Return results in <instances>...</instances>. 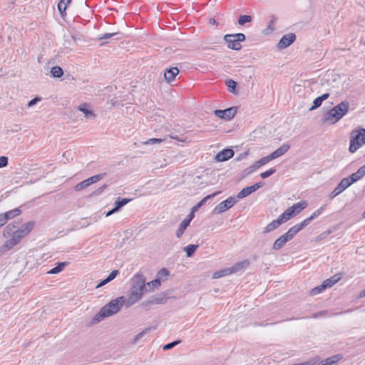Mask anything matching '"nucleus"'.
Wrapping results in <instances>:
<instances>
[{
  "instance_id": "8",
  "label": "nucleus",
  "mask_w": 365,
  "mask_h": 365,
  "mask_svg": "<svg viewBox=\"0 0 365 365\" xmlns=\"http://www.w3.org/2000/svg\"><path fill=\"white\" fill-rule=\"evenodd\" d=\"M22 237L16 232L12 235L11 239L6 241L4 245L0 247V253L3 254L5 252L10 250L21 240Z\"/></svg>"
},
{
  "instance_id": "15",
  "label": "nucleus",
  "mask_w": 365,
  "mask_h": 365,
  "mask_svg": "<svg viewBox=\"0 0 365 365\" xmlns=\"http://www.w3.org/2000/svg\"><path fill=\"white\" fill-rule=\"evenodd\" d=\"M195 215L193 214H189L181 222L178 229L176 231V237L178 238L181 237L183 235L186 228L190 225V222L194 218Z\"/></svg>"
},
{
  "instance_id": "51",
  "label": "nucleus",
  "mask_w": 365,
  "mask_h": 365,
  "mask_svg": "<svg viewBox=\"0 0 365 365\" xmlns=\"http://www.w3.org/2000/svg\"><path fill=\"white\" fill-rule=\"evenodd\" d=\"M9 163V158L6 156L0 157V168L6 167Z\"/></svg>"
},
{
  "instance_id": "52",
  "label": "nucleus",
  "mask_w": 365,
  "mask_h": 365,
  "mask_svg": "<svg viewBox=\"0 0 365 365\" xmlns=\"http://www.w3.org/2000/svg\"><path fill=\"white\" fill-rule=\"evenodd\" d=\"M41 98L38 97V96L34 98L30 101H29L28 105H27L28 108H31V107L34 106L38 102L41 101Z\"/></svg>"
},
{
  "instance_id": "49",
  "label": "nucleus",
  "mask_w": 365,
  "mask_h": 365,
  "mask_svg": "<svg viewBox=\"0 0 365 365\" xmlns=\"http://www.w3.org/2000/svg\"><path fill=\"white\" fill-rule=\"evenodd\" d=\"M272 160L273 159L271 157V155L269 154V155H267L266 157L262 158L258 161L259 162V164H261V165L262 166Z\"/></svg>"
},
{
  "instance_id": "4",
  "label": "nucleus",
  "mask_w": 365,
  "mask_h": 365,
  "mask_svg": "<svg viewBox=\"0 0 365 365\" xmlns=\"http://www.w3.org/2000/svg\"><path fill=\"white\" fill-rule=\"evenodd\" d=\"M245 38V35L242 33L226 34L224 36L227 48L235 51H240L242 48L241 42L244 41Z\"/></svg>"
},
{
  "instance_id": "10",
  "label": "nucleus",
  "mask_w": 365,
  "mask_h": 365,
  "mask_svg": "<svg viewBox=\"0 0 365 365\" xmlns=\"http://www.w3.org/2000/svg\"><path fill=\"white\" fill-rule=\"evenodd\" d=\"M341 359V354H336L322 361L318 357L312 358L311 361H314V365H336Z\"/></svg>"
},
{
  "instance_id": "5",
  "label": "nucleus",
  "mask_w": 365,
  "mask_h": 365,
  "mask_svg": "<svg viewBox=\"0 0 365 365\" xmlns=\"http://www.w3.org/2000/svg\"><path fill=\"white\" fill-rule=\"evenodd\" d=\"M237 202L236 197L233 196H230L227 197L225 200L220 202L213 210V212L215 214H221L232 207H233Z\"/></svg>"
},
{
  "instance_id": "54",
  "label": "nucleus",
  "mask_w": 365,
  "mask_h": 365,
  "mask_svg": "<svg viewBox=\"0 0 365 365\" xmlns=\"http://www.w3.org/2000/svg\"><path fill=\"white\" fill-rule=\"evenodd\" d=\"M169 274V271L166 268H162L158 272V276L163 277V276H168Z\"/></svg>"
},
{
  "instance_id": "26",
  "label": "nucleus",
  "mask_w": 365,
  "mask_h": 365,
  "mask_svg": "<svg viewBox=\"0 0 365 365\" xmlns=\"http://www.w3.org/2000/svg\"><path fill=\"white\" fill-rule=\"evenodd\" d=\"M282 222L280 221V220L279 219V217H277V219L276 220H274L273 221H272L270 223H269L264 229L263 230V233L264 234H266V233H268V232H270L274 230H276L278 227H279L281 225H282Z\"/></svg>"
},
{
  "instance_id": "45",
  "label": "nucleus",
  "mask_w": 365,
  "mask_h": 365,
  "mask_svg": "<svg viewBox=\"0 0 365 365\" xmlns=\"http://www.w3.org/2000/svg\"><path fill=\"white\" fill-rule=\"evenodd\" d=\"M276 172L275 168H270L265 172L260 173V177L263 179L267 178Z\"/></svg>"
},
{
  "instance_id": "62",
  "label": "nucleus",
  "mask_w": 365,
  "mask_h": 365,
  "mask_svg": "<svg viewBox=\"0 0 365 365\" xmlns=\"http://www.w3.org/2000/svg\"><path fill=\"white\" fill-rule=\"evenodd\" d=\"M339 194L338 193V192L336 190H334L329 195V199L332 200L334 199V197H336L337 195H339Z\"/></svg>"
},
{
  "instance_id": "25",
  "label": "nucleus",
  "mask_w": 365,
  "mask_h": 365,
  "mask_svg": "<svg viewBox=\"0 0 365 365\" xmlns=\"http://www.w3.org/2000/svg\"><path fill=\"white\" fill-rule=\"evenodd\" d=\"M308 205V203L307 201H300L299 202H297L296 204H294L292 206L289 207L293 211V213L294 215L300 213L304 209H305Z\"/></svg>"
},
{
  "instance_id": "59",
  "label": "nucleus",
  "mask_w": 365,
  "mask_h": 365,
  "mask_svg": "<svg viewBox=\"0 0 365 365\" xmlns=\"http://www.w3.org/2000/svg\"><path fill=\"white\" fill-rule=\"evenodd\" d=\"M16 232L18 233L22 238L27 235L25 231L21 227L16 230Z\"/></svg>"
},
{
  "instance_id": "64",
  "label": "nucleus",
  "mask_w": 365,
  "mask_h": 365,
  "mask_svg": "<svg viewBox=\"0 0 365 365\" xmlns=\"http://www.w3.org/2000/svg\"><path fill=\"white\" fill-rule=\"evenodd\" d=\"M259 162L257 160L254 164L252 165L253 168H255V170L262 166L261 164H259Z\"/></svg>"
},
{
  "instance_id": "34",
  "label": "nucleus",
  "mask_w": 365,
  "mask_h": 365,
  "mask_svg": "<svg viewBox=\"0 0 365 365\" xmlns=\"http://www.w3.org/2000/svg\"><path fill=\"white\" fill-rule=\"evenodd\" d=\"M232 274L230 267L222 269L221 270L217 271L214 273V278H220L225 276H228Z\"/></svg>"
},
{
  "instance_id": "17",
  "label": "nucleus",
  "mask_w": 365,
  "mask_h": 365,
  "mask_svg": "<svg viewBox=\"0 0 365 365\" xmlns=\"http://www.w3.org/2000/svg\"><path fill=\"white\" fill-rule=\"evenodd\" d=\"M178 73L179 69L177 67H171L165 71L164 77L168 82H172L175 80Z\"/></svg>"
},
{
  "instance_id": "24",
  "label": "nucleus",
  "mask_w": 365,
  "mask_h": 365,
  "mask_svg": "<svg viewBox=\"0 0 365 365\" xmlns=\"http://www.w3.org/2000/svg\"><path fill=\"white\" fill-rule=\"evenodd\" d=\"M352 184L349 181L348 178H344L340 181V182L334 188V190H336L339 194H341L342 192H344L346 188H348Z\"/></svg>"
},
{
  "instance_id": "36",
  "label": "nucleus",
  "mask_w": 365,
  "mask_h": 365,
  "mask_svg": "<svg viewBox=\"0 0 365 365\" xmlns=\"http://www.w3.org/2000/svg\"><path fill=\"white\" fill-rule=\"evenodd\" d=\"M161 284L160 279L159 278H156L153 279V281L146 283V287L148 289V291L153 290L155 288H158Z\"/></svg>"
},
{
  "instance_id": "6",
  "label": "nucleus",
  "mask_w": 365,
  "mask_h": 365,
  "mask_svg": "<svg viewBox=\"0 0 365 365\" xmlns=\"http://www.w3.org/2000/svg\"><path fill=\"white\" fill-rule=\"evenodd\" d=\"M106 175V173H102L98 175H93L86 180H83L82 182L78 183L75 187L74 190L76 191H81L89 185H91L93 183L97 182L101 179H103Z\"/></svg>"
},
{
  "instance_id": "22",
  "label": "nucleus",
  "mask_w": 365,
  "mask_h": 365,
  "mask_svg": "<svg viewBox=\"0 0 365 365\" xmlns=\"http://www.w3.org/2000/svg\"><path fill=\"white\" fill-rule=\"evenodd\" d=\"M329 97V93H325L322 94V96L316 98L313 101V105L309 108V110H315V109L318 108L319 107H320L321 105L322 104V102L324 101L327 100Z\"/></svg>"
},
{
  "instance_id": "38",
  "label": "nucleus",
  "mask_w": 365,
  "mask_h": 365,
  "mask_svg": "<svg viewBox=\"0 0 365 365\" xmlns=\"http://www.w3.org/2000/svg\"><path fill=\"white\" fill-rule=\"evenodd\" d=\"M166 301V299L163 297H151L148 303V304H162L165 303Z\"/></svg>"
},
{
  "instance_id": "16",
  "label": "nucleus",
  "mask_w": 365,
  "mask_h": 365,
  "mask_svg": "<svg viewBox=\"0 0 365 365\" xmlns=\"http://www.w3.org/2000/svg\"><path fill=\"white\" fill-rule=\"evenodd\" d=\"M306 227L305 224L301 222L299 224H297L289 229V230L284 234V235L291 240L300 230Z\"/></svg>"
},
{
  "instance_id": "23",
  "label": "nucleus",
  "mask_w": 365,
  "mask_h": 365,
  "mask_svg": "<svg viewBox=\"0 0 365 365\" xmlns=\"http://www.w3.org/2000/svg\"><path fill=\"white\" fill-rule=\"evenodd\" d=\"M326 207V205L321 206L319 208L316 210L309 217L304 219L303 222L307 226L312 220L321 215Z\"/></svg>"
},
{
  "instance_id": "33",
  "label": "nucleus",
  "mask_w": 365,
  "mask_h": 365,
  "mask_svg": "<svg viewBox=\"0 0 365 365\" xmlns=\"http://www.w3.org/2000/svg\"><path fill=\"white\" fill-rule=\"evenodd\" d=\"M130 201H131V199H130V198H121V197H118L114 202V206L115 207H117L118 210H120V209L123 206L125 205Z\"/></svg>"
},
{
  "instance_id": "43",
  "label": "nucleus",
  "mask_w": 365,
  "mask_h": 365,
  "mask_svg": "<svg viewBox=\"0 0 365 365\" xmlns=\"http://www.w3.org/2000/svg\"><path fill=\"white\" fill-rule=\"evenodd\" d=\"M34 222L32 221L24 223L21 228L25 231V232L28 235L34 228Z\"/></svg>"
},
{
  "instance_id": "56",
  "label": "nucleus",
  "mask_w": 365,
  "mask_h": 365,
  "mask_svg": "<svg viewBox=\"0 0 365 365\" xmlns=\"http://www.w3.org/2000/svg\"><path fill=\"white\" fill-rule=\"evenodd\" d=\"M7 222V220L3 213L0 214V228Z\"/></svg>"
},
{
  "instance_id": "32",
  "label": "nucleus",
  "mask_w": 365,
  "mask_h": 365,
  "mask_svg": "<svg viewBox=\"0 0 365 365\" xmlns=\"http://www.w3.org/2000/svg\"><path fill=\"white\" fill-rule=\"evenodd\" d=\"M51 74L53 78H61L63 75V71L61 67L55 66L51 68Z\"/></svg>"
},
{
  "instance_id": "44",
  "label": "nucleus",
  "mask_w": 365,
  "mask_h": 365,
  "mask_svg": "<svg viewBox=\"0 0 365 365\" xmlns=\"http://www.w3.org/2000/svg\"><path fill=\"white\" fill-rule=\"evenodd\" d=\"M120 33L115 32V33H106L105 34L98 36V40H103V39H108L111 37L116 36L119 35Z\"/></svg>"
},
{
  "instance_id": "11",
  "label": "nucleus",
  "mask_w": 365,
  "mask_h": 365,
  "mask_svg": "<svg viewBox=\"0 0 365 365\" xmlns=\"http://www.w3.org/2000/svg\"><path fill=\"white\" fill-rule=\"evenodd\" d=\"M296 40V35L290 33L284 35L277 43V47L279 49H284L289 46Z\"/></svg>"
},
{
  "instance_id": "3",
  "label": "nucleus",
  "mask_w": 365,
  "mask_h": 365,
  "mask_svg": "<svg viewBox=\"0 0 365 365\" xmlns=\"http://www.w3.org/2000/svg\"><path fill=\"white\" fill-rule=\"evenodd\" d=\"M365 144V128L353 130L351 133L350 144L349 150L354 153L362 145Z\"/></svg>"
},
{
  "instance_id": "18",
  "label": "nucleus",
  "mask_w": 365,
  "mask_h": 365,
  "mask_svg": "<svg viewBox=\"0 0 365 365\" xmlns=\"http://www.w3.org/2000/svg\"><path fill=\"white\" fill-rule=\"evenodd\" d=\"M290 148V145L288 143H284L276 150L272 152L270 155L272 159H276L284 155Z\"/></svg>"
},
{
  "instance_id": "47",
  "label": "nucleus",
  "mask_w": 365,
  "mask_h": 365,
  "mask_svg": "<svg viewBox=\"0 0 365 365\" xmlns=\"http://www.w3.org/2000/svg\"><path fill=\"white\" fill-rule=\"evenodd\" d=\"M79 110L83 112L86 116H90V115H92V116H94V114L93 113V112L90 110H88L86 107V105H82L79 107Z\"/></svg>"
},
{
  "instance_id": "50",
  "label": "nucleus",
  "mask_w": 365,
  "mask_h": 365,
  "mask_svg": "<svg viewBox=\"0 0 365 365\" xmlns=\"http://www.w3.org/2000/svg\"><path fill=\"white\" fill-rule=\"evenodd\" d=\"M179 343H180V341H178V340L168 343L163 346V350L170 349L173 348L175 346H176L177 344H178Z\"/></svg>"
},
{
  "instance_id": "41",
  "label": "nucleus",
  "mask_w": 365,
  "mask_h": 365,
  "mask_svg": "<svg viewBox=\"0 0 365 365\" xmlns=\"http://www.w3.org/2000/svg\"><path fill=\"white\" fill-rule=\"evenodd\" d=\"M325 289H327L326 286L324 285V282L319 285V286H317L314 288H313L311 291H310V294L311 295H316V294H320L321 292H322V291H324Z\"/></svg>"
},
{
  "instance_id": "27",
  "label": "nucleus",
  "mask_w": 365,
  "mask_h": 365,
  "mask_svg": "<svg viewBox=\"0 0 365 365\" xmlns=\"http://www.w3.org/2000/svg\"><path fill=\"white\" fill-rule=\"evenodd\" d=\"M289 240L284 235L275 240L273 244L272 249L274 250H279L281 249Z\"/></svg>"
},
{
  "instance_id": "46",
  "label": "nucleus",
  "mask_w": 365,
  "mask_h": 365,
  "mask_svg": "<svg viewBox=\"0 0 365 365\" xmlns=\"http://www.w3.org/2000/svg\"><path fill=\"white\" fill-rule=\"evenodd\" d=\"M163 141V140L162 138H153L148 139V140H146L145 142H143V144H144V145H153V144H156V143H160Z\"/></svg>"
},
{
  "instance_id": "7",
  "label": "nucleus",
  "mask_w": 365,
  "mask_h": 365,
  "mask_svg": "<svg viewBox=\"0 0 365 365\" xmlns=\"http://www.w3.org/2000/svg\"><path fill=\"white\" fill-rule=\"evenodd\" d=\"M236 113L237 108L234 106L224 110L217 109L214 110V114L215 116L226 120L232 119L235 117Z\"/></svg>"
},
{
  "instance_id": "1",
  "label": "nucleus",
  "mask_w": 365,
  "mask_h": 365,
  "mask_svg": "<svg viewBox=\"0 0 365 365\" xmlns=\"http://www.w3.org/2000/svg\"><path fill=\"white\" fill-rule=\"evenodd\" d=\"M148 292L145 279L141 273H136L132 278L131 290L126 301V307H130L139 301Z\"/></svg>"
},
{
  "instance_id": "19",
  "label": "nucleus",
  "mask_w": 365,
  "mask_h": 365,
  "mask_svg": "<svg viewBox=\"0 0 365 365\" xmlns=\"http://www.w3.org/2000/svg\"><path fill=\"white\" fill-rule=\"evenodd\" d=\"M365 175V164L361 166L356 173H354L350 176L347 177L351 184L359 180Z\"/></svg>"
},
{
  "instance_id": "35",
  "label": "nucleus",
  "mask_w": 365,
  "mask_h": 365,
  "mask_svg": "<svg viewBox=\"0 0 365 365\" xmlns=\"http://www.w3.org/2000/svg\"><path fill=\"white\" fill-rule=\"evenodd\" d=\"M71 0H60L58 4V9L63 16L66 12L67 6L71 3Z\"/></svg>"
},
{
  "instance_id": "13",
  "label": "nucleus",
  "mask_w": 365,
  "mask_h": 365,
  "mask_svg": "<svg viewBox=\"0 0 365 365\" xmlns=\"http://www.w3.org/2000/svg\"><path fill=\"white\" fill-rule=\"evenodd\" d=\"M235 152L232 148H224L215 155V160L217 162H224L232 158Z\"/></svg>"
},
{
  "instance_id": "14",
  "label": "nucleus",
  "mask_w": 365,
  "mask_h": 365,
  "mask_svg": "<svg viewBox=\"0 0 365 365\" xmlns=\"http://www.w3.org/2000/svg\"><path fill=\"white\" fill-rule=\"evenodd\" d=\"M350 103L347 101H341L340 103L334 106L332 108L334 111H336L338 115L342 118L345 116L349 110Z\"/></svg>"
},
{
  "instance_id": "40",
  "label": "nucleus",
  "mask_w": 365,
  "mask_h": 365,
  "mask_svg": "<svg viewBox=\"0 0 365 365\" xmlns=\"http://www.w3.org/2000/svg\"><path fill=\"white\" fill-rule=\"evenodd\" d=\"M225 84L227 86L229 91L235 93L237 83L232 79H227L225 81Z\"/></svg>"
},
{
  "instance_id": "9",
  "label": "nucleus",
  "mask_w": 365,
  "mask_h": 365,
  "mask_svg": "<svg viewBox=\"0 0 365 365\" xmlns=\"http://www.w3.org/2000/svg\"><path fill=\"white\" fill-rule=\"evenodd\" d=\"M341 119V118L338 115L336 111H334V109L331 108L323 115L322 120L324 123L334 125Z\"/></svg>"
},
{
  "instance_id": "42",
  "label": "nucleus",
  "mask_w": 365,
  "mask_h": 365,
  "mask_svg": "<svg viewBox=\"0 0 365 365\" xmlns=\"http://www.w3.org/2000/svg\"><path fill=\"white\" fill-rule=\"evenodd\" d=\"M218 194V192H214V193H212L210 195H207L206 197H205L204 198H202L199 202H197V204L198 205V206L200 207H201L202 206H203L209 200L213 198L214 197H215Z\"/></svg>"
},
{
  "instance_id": "39",
  "label": "nucleus",
  "mask_w": 365,
  "mask_h": 365,
  "mask_svg": "<svg viewBox=\"0 0 365 365\" xmlns=\"http://www.w3.org/2000/svg\"><path fill=\"white\" fill-rule=\"evenodd\" d=\"M252 20V18L250 15H240L238 19V24L241 26L245 25L246 23L251 22Z\"/></svg>"
},
{
  "instance_id": "60",
  "label": "nucleus",
  "mask_w": 365,
  "mask_h": 365,
  "mask_svg": "<svg viewBox=\"0 0 365 365\" xmlns=\"http://www.w3.org/2000/svg\"><path fill=\"white\" fill-rule=\"evenodd\" d=\"M255 168H253L252 165L247 168L245 170V172L246 173L247 175H250L251 173H252L253 172H255Z\"/></svg>"
},
{
  "instance_id": "48",
  "label": "nucleus",
  "mask_w": 365,
  "mask_h": 365,
  "mask_svg": "<svg viewBox=\"0 0 365 365\" xmlns=\"http://www.w3.org/2000/svg\"><path fill=\"white\" fill-rule=\"evenodd\" d=\"M151 329V328H148V329H145L144 330H143L142 331H140V333H138L134 338V342H136L138 341L140 339H141L146 333H148L150 330Z\"/></svg>"
},
{
  "instance_id": "29",
  "label": "nucleus",
  "mask_w": 365,
  "mask_h": 365,
  "mask_svg": "<svg viewBox=\"0 0 365 365\" xmlns=\"http://www.w3.org/2000/svg\"><path fill=\"white\" fill-rule=\"evenodd\" d=\"M294 214L290 207L287 208L285 211H284L278 217L282 222V223L288 221L291 219Z\"/></svg>"
},
{
  "instance_id": "12",
  "label": "nucleus",
  "mask_w": 365,
  "mask_h": 365,
  "mask_svg": "<svg viewBox=\"0 0 365 365\" xmlns=\"http://www.w3.org/2000/svg\"><path fill=\"white\" fill-rule=\"evenodd\" d=\"M262 185V182H257V183L254 184L252 186H248V187L243 188L240 192H238L237 197H236L237 200L242 199V198H244V197L250 195V194H252V192H254L257 190H258L259 187H261Z\"/></svg>"
},
{
  "instance_id": "53",
  "label": "nucleus",
  "mask_w": 365,
  "mask_h": 365,
  "mask_svg": "<svg viewBox=\"0 0 365 365\" xmlns=\"http://www.w3.org/2000/svg\"><path fill=\"white\" fill-rule=\"evenodd\" d=\"M118 273H119L118 270L114 269L109 274V275L107 277L108 278V279L110 281H112L113 279H114L116 277V276L118 274Z\"/></svg>"
},
{
  "instance_id": "28",
  "label": "nucleus",
  "mask_w": 365,
  "mask_h": 365,
  "mask_svg": "<svg viewBox=\"0 0 365 365\" xmlns=\"http://www.w3.org/2000/svg\"><path fill=\"white\" fill-rule=\"evenodd\" d=\"M342 277L341 274H336L331 277L327 279L323 282L327 288L331 287L334 285L337 282H339Z\"/></svg>"
},
{
  "instance_id": "61",
  "label": "nucleus",
  "mask_w": 365,
  "mask_h": 365,
  "mask_svg": "<svg viewBox=\"0 0 365 365\" xmlns=\"http://www.w3.org/2000/svg\"><path fill=\"white\" fill-rule=\"evenodd\" d=\"M314 361H311V359H309L307 361L299 363V364H295L293 365H314Z\"/></svg>"
},
{
  "instance_id": "57",
  "label": "nucleus",
  "mask_w": 365,
  "mask_h": 365,
  "mask_svg": "<svg viewBox=\"0 0 365 365\" xmlns=\"http://www.w3.org/2000/svg\"><path fill=\"white\" fill-rule=\"evenodd\" d=\"M110 281L108 279V277H106V279L101 280L98 284V285L96 286V287H103L104 286L105 284H106L107 283L110 282Z\"/></svg>"
},
{
  "instance_id": "58",
  "label": "nucleus",
  "mask_w": 365,
  "mask_h": 365,
  "mask_svg": "<svg viewBox=\"0 0 365 365\" xmlns=\"http://www.w3.org/2000/svg\"><path fill=\"white\" fill-rule=\"evenodd\" d=\"M118 211H119V210H118V208H117V207H115L114 206V207H113V208H112L111 210H110L109 211H108V212H106V217L110 216L111 215H113V214H114V213L117 212Z\"/></svg>"
},
{
  "instance_id": "20",
  "label": "nucleus",
  "mask_w": 365,
  "mask_h": 365,
  "mask_svg": "<svg viewBox=\"0 0 365 365\" xmlns=\"http://www.w3.org/2000/svg\"><path fill=\"white\" fill-rule=\"evenodd\" d=\"M250 261L245 259L243 261L235 263L233 266L230 267L231 273H237L244 270L250 265Z\"/></svg>"
},
{
  "instance_id": "2",
  "label": "nucleus",
  "mask_w": 365,
  "mask_h": 365,
  "mask_svg": "<svg viewBox=\"0 0 365 365\" xmlns=\"http://www.w3.org/2000/svg\"><path fill=\"white\" fill-rule=\"evenodd\" d=\"M125 303L126 304V301L123 296L111 300L101 309L99 312L95 315L93 319L96 322H100L105 317L116 314L121 309Z\"/></svg>"
},
{
  "instance_id": "31",
  "label": "nucleus",
  "mask_w": 365,
  "mask_h": 365,
  "mask_svg": "<svg viewBox=\"0 0 365 365\" xmlns=\"http://www.w3.org/2000/svg\"><path fill=\"white\" fill-rule=\"evenodd\" d=\"M21 210L19 207H18V208H15V209L11 210L9 211H7L3 214L8 221L9 220L13 219L14 217L19 216V215H21Z\"/></svg>"
},
{
  "instance_id": "55",
  "label": "nucleus",
  "mask_w": 365,
  "mask_h": 365,
  "mask_svg": "<svg viewBox=\"0 0 365 365\" xmlns=\"http://www.w3.org/2000/svg\"><path fill=\"white\" fill-rule=\"evenodd\" d=\"M326 314H327L326 311H322V312H316V313H314L312 314V318L317 319V318H319L320 317L324 316Z\"/></svg>"
},
{
  "instance_id": "30",
  "label": "nucleus",
  "mask_w": 365,
  "mask_h": 365,
  "mask_svg": "<svg viewBox=\"0 0 365 365\" xmlns=\"http://www.w3.org/2000/svg\"><path fill=\"white\" fill-rule=\"evenodd\" d=\"M68 264L67 262H61L57 263L56 266L51 269L47 273L49 274H56L61 272Z\"/></svg>"
},
{
  "instance_id": "63",
  "label": "nucleus",
  "mask_w": 365,
  "mask_h": 365,
  "mask_svg": "<svg viewBox=\"0 0 365 365\" xmlns=\"http://www.w3.org/2000/svg\"><path fill=\"white\" fill-rule=\"evenodd\" d=\"M200 207L198 206L197 204H196L195 206H193L191 209V212L190 214H193L195 215V212H197Z\"/></svg>"
},
{
  "instance_id": "37",
  "label": "nucleus",
  "mask_w": 365,
  "mask_h": 365,
  "mask_svg": "<svg viewBox=\"0 0 365 365\" xmlns=\"http://www.w3.org/2000/svg\"><path fill=\"white\" fill-rule=\"evenodd\" d=\"M197 247H198L197 245H193V244H190V245H188L187 246H186L184 248V250L186 252L187 257H190L191 256H192V255L194 254L195 250L197 249Z\"/></svg>"
},
{
  "instance_id": "21",
  "label": "nucleus",
  "mask_w": 365,
  "mask_h": 365,
  "mask_svg": "<svg viewBox=\"0 0 365 365\" xmlns=\"http://www.w3.org/2000/svg\"><path fill=\"white\" fill-rule=\"evenodd\" d=\"M19 222H12L6 225L3 232V235L4 237H8L12 235L15 232L16 229L19 227Z\"/></svg>"
}]
</instances>
